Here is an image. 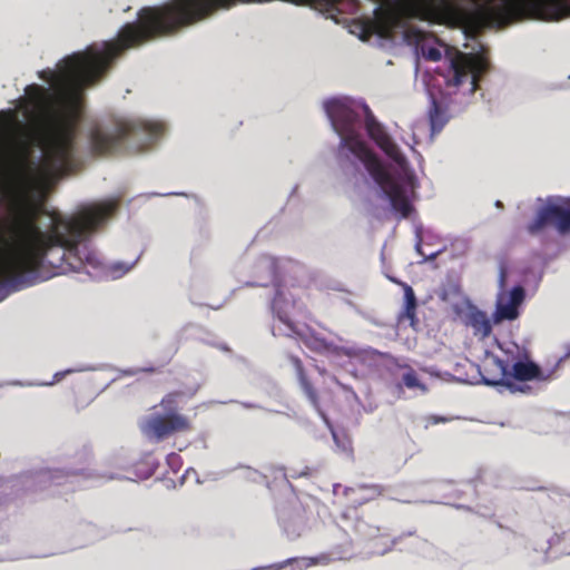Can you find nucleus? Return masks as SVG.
Returning <instances> with one entry per match:
<instances>
[{
    "instance_id": "nucleus-1",
    "label": "nucleus",
    "mask_w": 570,
    "mask_h": 570,
    "mask_svg": "<svg viewBox=\"0 0 570 570\" xmlns=\"http://www.w3.org/2000/svg\"><path fill=\"white\" fill-rule=\"evenodd\" d=\"M303 4L304 2H294ZM309 8L344 23L348 32L362 41L375 36L393 43L412 47L416 56L436 62L442 49L449 47L422 26H448L462 29L466 39L474 38L482 29L500 28L520 20L559 21L570 17V2H373L370 14L347 21L341 18L338 2H306Z\"/></svg>"
},
{
    "instance_id": "nucleus-2",
    "label": "nucleus",
    "mask_w": 570,
    "mask_h": 570,
    "mask_svg": "<svg viewBox=\"0 0 570 570\" xmlns=\"http://www.w3.org/2000/svg\"><path fill=\"white\" fill-rule=\"evenodd\" d=\"M323 109L341 138L340 148L348 149L363 163L392 212L399 219L406 218L413 209L410 202L413 176L387 128L363 99L333 97L324 100Z\"/></svg>"
},
{
    "instance_id": "nucleus-3",
    "label": "nucleus",
    "mask_w": 570,
    "mask_h": 570,
    "mask_svg": "<svg viewBox=\"0 0 570 570\" xmlns=\"http://www.w3.org/2000/svg\"><path fill=\"white\" fill-rule=\"evenodd\" d=\"M163 131L159 122L134 117H114L88 127L86 140L96 155H108L127 146L136 151L145 150Z\"/></svg>"
},
{
    "instance_id": "nucleus-4",
    "label": "nucleus",
    "mask_w": 570,
    "mask_h": 570,
    "mask_svg": "<svg viewBox=\"0 0 570 570\" xmlns=\"http://www.w3.org/2000/svg\"><path fill=\"white\" fill-rule=\"evenodd\" d=\"M489 69V61L482 51L473 46L471 52H458L450 59V71L445 79L449 87L468 85V94L473 95L478 81Z\"/></svg>"
},
{
    "instance_id": "nucleus-5",
    "label": "nucleus",
    "mask_w": 570,
    "mask_h": 570,
    "mask_svg": "<svg viewBox=\"0 0 570 570\" xmlns=\"http://www.w3.org/2000/svg\"><path fill=\"white\" fill-rule=\"evenodd\" d=\"M160 405L165 410L164 414H150L144 417L139 423L142 434L147 439L156 442L161 441L170 433L188 429L187 419L175 411L173 396L169 395L164 399Z\"/></svg>"
},
{
    "instance_id": "nucleus-6",
    "label": "nucleus",
    "mask_w": 570,
    "mask_h": 570,
    "mask_svg": "<svg viewBox=\"0 0 570 570\" xmlns=\"http://www.w3.org/2000/svg\"><path fill=\"white\" fill-rule=\"evenodd\" d=\"M551 224L560 235L570 233V197L549 196L540 207L534 219L529 224L530 234L540 233Z\"/></svg>"
},
{
    "instance_id": "nucleus-7",
    "label": "nucleus",
    "mask_w": 570,
    "mask_h": 570,
    "mask_svg": "<svg viewBox=\"0 0 570 570\" xmlns=\"http://www.w3.org/2000/svg\"><path fill=\"white\" fill-rule=\"evenodd\" d=\"M525 298V291L522 286L517 285L511 291L505 293H498L495 309L492 318L494 323L503 321H514L519 317V307Z\"/></svg>"
},
{
    "instance_id": "nucleus-8",
    "label": "nucleus",
    "mask_w": 570,
    "mask_h": 570,
    "mask_svg": "<svg viewBox=\"0 0 570 570\" xmlns=\"http://www.w3.org/2000/svg\"><path fill=\"white\" fill-rule=\"evenodd\" d=\"M511 376L517 381L527 382L538 380L541 382L549 381L551 374L542 373L539 365L532 361H518L512 365Z\"/></svg>"
},
{
    "instance_id": "nucleus-9",
    "label": "nucleus",
    "mask_w": 570,
    "mask_h": 570,
    "mask_svg": "<svg viewBox=\"0 0 570 570\" xmlns=\"http://www.w3.org/2000/svg\"><path fill=\"white\" fill-rule=\"evenodd\" d=\"M468 324L473 328L475 335L482 338L491 334L492 325L487 314L479 309H473L468 315Z\"/></svg>"
},
{
    "instance_id": "nucleus-10",
    "label": "nucleus",
    "mask_w": 570,
    "mask_h": 570,
    "mask_svg": "<svg viewBox=\"0 0 570 570\" xmlns=\"http://www.w3.org/2000/svg\"><path fill=\"white\" fill-rule=\"evenodd\" d=\"M493 364L500 372V379L499 380H490V379L483 376L482 381L484 384L492 385V386L499 385L501 387L509 390L512 393L517 392V391H521V389L517 384H514L510 381L508 365L503 361H501L499 358H494Z\"/></svg>"
},
{
    "instance_id": "nucleus-11",
    "label": "nucleus",
    "mask_w": 570,
    "mask_h": 570,
    "mask_svg": "<svg viewBox=\"0 0 570 570\" xmlns=\"http://www.w3.org/2000/svg\"><path fill=\"white\" fill-rule=\"evenodd\" d=\"M399 284L402 286V288L404 291L403 314L406 318H409L411 321V323H413V321L415 318V311H416V297H415L414 291L406 283L400 282Z\"/></svg>"
},
{
    "instance_id": "nucleus-12",
    "label": "nucleus",
    "mask_w": 570,
    "mask_h": 570,
    "mask_svg": "<svg viewBox=\"0 0 570 570\" xmlns=\"http://www.w3.org/2000/svg\"><path fill=\"white\" fill-rule=\"evenodd\" d=\"M429 119H430L432 134L439 132L443 128L444 124L446 122V118L443 115V112H441L434 98L431 99V108L429 110Z\"/></svg>"
},
{
    "instance_id": "nucleus-13",
    "label": "nucleus",
    "mask_w": 570,
    "mask_h": 570,
    "mask_svg": "<svg viewBox=\"0 0 570 570\" xmlns=\"http://www.w3.org/2000/svg\"><path fill=\"white\" fill-rule=\"evenodd\" d=\"M135 264L136 261L131 263L116 262L110 265L109 272L114 278H118L125 275L127 272H129Z\"/></svg>"
},
{
    "instance_id": "nucleus-14",
    "label": "nucleus",
    "mask_w": 570,
    "mask_h": 570,
    "mask_svg": "<svg viewBox=\"0 0 570 570\" xmlns=\"http://www.w3.org/2000/svg\"><path fill=\"white\" fill-rule=\"evenodd\" d=\"M403 383H404V385H405L406 387H409V389H415V387H417V389H420L422 392H425V391H426L425 385H423V384L419 381V379H417V376H416L415 372H414V371H412V370H410V371H407L406 373H404V375H403Z\"/></svg>"
},
{
    "instance_id": "nucleus-15",
    "label": "nucleus",
    "mask_w": 570,
    "mask_h": 570,
    "mask_svg": "<svg viewBox=\"0 0 570 570\" xmlns=\"http://www.w3.org/2000/svg\"><path fill=\"white\" fill-rule=\"evenodd\" d=\"M301 385H302L304 393L306 394L309 402L312 403V405L318 410L317 395H316L313 386L307 382V380L303 375H301Z\"/></svg>"
},
{
    "instance_id": "nucleus-16",
    "label": "nucleus",
    "mask_w": 570,
    "mask_h": 570,
    "mask_svg": "<svg viewBox=\"0 0 570 570\" xmlns=\"http://www.w3.org/2000/svg\"><path fill=\"white\" fill-rule=\"evenodd\" d=\"M292 561H293V559H287L286 561H284L282 563L271 564V566H266V567H262V568H255V569H252V570H281L286 564L291 563Z\"/></svg>"
},
{
    "instance_id": "nucleus-17",
    "label": "nucleus",
    "mask_w": 570,
    "mask_h": 570,
    "mask_svg": "<svg viewBox=\"0 0 570 570\" xmlns=\"http://www.w3.org/2000/svg\"><path fill=\"white\" fill-rule=\"evenodd\" d=\"M498 286H499V293H504V286H505V272L503 268H500L499 276H498Z\"/></svg>"
},
{
    "instance_id": "nucleus-18",
    "label": "nucleus",
    "mask_w": 570,
    "mask_h": 570,
    "mask_svg": "<svg viewBox=\"0 0 570 570\" xmlns=\"http://www.w3.org/2000/svg\"><path fill=\"white\" fill-rule=\"evenodd\" d=\"M76 372V370H67V371H63V372H57L55 374V381H59L61 380L66 374H69V373H73Z\"/></svg>"
},
{
    "instance_id": "nucleus-19",
    "label": "nucleus",
    "mask_w": 570,
    "mask_h": 570,
    "mask_svg": "<svg viewBox=\"0 0 570 570\" xmlns=\"http://www.w3.org/2000/svg\"><path fill=\"white\" fill-rule=\"evenodd\" d=\"M416 236H417V242L415 244V250H416V253L422 254V245H421L422 238L419 234Z\"/></svg>"
},
{
    "instance_id": "nucleus-20",
    "label": "nucleus",
    "mask_w": 570,
    "mask_h": 570,
    "mask_svg": "<svg viewBox=\"0 0 570 570\" xmlns=\"http://www.w3.org/2000/svg\"><path fill=\"white\" fill-rule=\"evenodd\" d=\"M439 255V252L430 254V256L424 257L422 262H428L434 259Z\"/></svg>"
},
{
    "instance_id": "nucleus-21",
    "label": "nucleus",
    "mask_w": 570,
    "mask_h": 570,
    "mask_svg": "<svg viewBox=\"0 0 570 570\" xmlns=\"http://www.w3.org/2000/svg\"><path fill=\"white\" fill-rule=\"evenodd\" d=\"M433 423H440V422H445L446 419L445 417H440V416H434L432 419Z\"/></svg>"
},
{
    "instance_id": "nucleus-22",
    "label": "nucleus",
    "mask_w": 570,
    "mask_h": 570,
    "mask_svg": "<svg viewBox=\"0 0 570 570\" xmlns=\"http://www.w3.org/2000/svg\"><path fill=\"white\" fill-rule=\"evenodd\" d=\"M331 433H332L333 440L335 441V443H337L336 433H335V431L332 428H331Z\"/></svg>"
},
{
    "instance_id": "nucleus-23",
    "label": "nucleus",
    "mask_w": 570,
    "mask_h": 570,
    "mask_svg": "<svg viewBox=\"0 0 570 570\" xmlns=\"http://www.w3.org/2000/svg\"><path fill=\"white\" fill-rule=\"evenodd\" d=\"M53 382H46V383H39L38 385H42V386H48V385H52Z\"/></svg>"
},
{
    "instance_id": "nucleus-24",
    "label": "nucleus",
    "mask_w": 570,
    "mask_h": 570,
    "mask_svg": "<svg viewBox=\"0 0 570 570\" xmlns=\"http://www.w3.org/2000/svg\"><path fill=\"white\" fill-rule=\"evenodd\" d=\"M321 415H322V417H323L324 422L330 426L328 421H327V419L325 417V415H324L323 413H321Z\"/></svg>"
},
{
    "instance_id": "nucleus-25",
    "label": "nucleus",
    "mask_w": 570,
    "mask_h": 570,
    "mask_svg": "<svg viewBox=\"0 0 570 570\" xmlns=\"http://www.w3.org/2000/svg\"><path fill=\"white\" fill-rule=\"evenodd\" d=\"M276 304H277V299L275 298L274 305H273L274 308H275Z\"/></svg>"
}]
</instances>
